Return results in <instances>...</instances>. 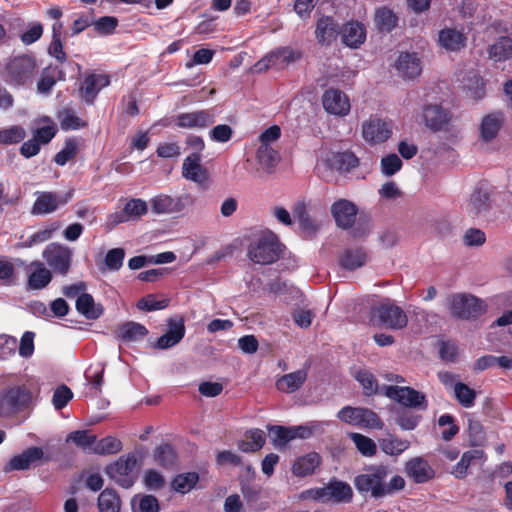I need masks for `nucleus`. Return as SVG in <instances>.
<instances>
[{
	"label": "nucleus",
	"instance_id": "nucleus-1",
	"mask_svg": "<svg viewBox=\"0 0 512 512\" xmlns=\"http://www.w3.org/2000/svg\"><path fill=\"white\" fill-rule=\"evenodd\" d=\"M38 72L39 65L35 56L22 54L8 59L2 77L4 82L13 88H25L33 84Z\"/></svg>",
	"mask_w": 512,
	"mask_h": 512
},
{
	"label": "nucleus",
	"instance_id": "nucleus-2",
	"mask_svg": "<svg viewBox=\"0 0 512 512\" xmlns=\"http://www.w3.org/2000/svg\"><path fill=\"white\" fill-rule=\"evenodd\" d=\"M300 497L323 504H348L352 502L354 492L349 483L333 477L324 487L307 489Z\"/></svg>",
	"mask_w": 512,
	"mask_h": 512
},
{
	"label": "nucleus",
	"instance_id": "nucleus-3",
	"mask_svg": "<svg viewBox=\"0 0 512 512\" xmlns=\"http://www.w3.org/2000/svg\"><path fill=\"white\" fill-rule=\"evenodd\" d=\"M389 469L385 465L370 466L365 473L359 474L354 478V486L361 495H370L374 499H380L387 496L385 480Z\"/></svg>",
	"mask_w": 512,
	"mask_h": 512
},
{
	"label": "nucleus",
	"instance_id": "nucleus-4",
	"mask_svg": "<svg viewBox=\"0 0 512 512\" xmlns=\"http://www.w3.org/2000/svg\"><path fill=\"white\" fill-rule=\"evenodd\" d=\"M447 306L454 318L476 320L487 311L485 302L468 293H453L447 297Z\"/></svg>",
	"mask_w": 512,
	"mask_h": 512
},
{
	"label": "nucleus",
	"instance_id": "nucleus-5",
	"mask_svg": "<svg viewBox=\"0 0 512 512\" xmlns=\"http://www.w3.org/2000/svg\"><path fill=\"white\" fill-rule=\"evenodd\" d=\"M283 244L278 237L272 233L262 234L248 247L249 259L261 265H269L276 262L283 253Z\"/></svg>",
	"mask_w": 512,
	"mask_h": 512
},
{
	"label": "nucleus",
	"instance_id": "nucleus-6",
	"mask_svg": "<svg viewBox=\"0 0 512 512\" xmlns=\"http://www.w3.org/2000/svg\"><path fill=\"white\" fill-rule=\"evenodd\" d=\"M42 257L54 273L65 276L72 265L73 251L66 245L53 242L45 247Z\"/></svg>",
	"mask_w": 512,
	"mask_h": 512
},
{
	"label": "nucleus",
	"instance_id": "nucleus-7",
	"mask_svg": "<svg viewBox=\"0 0 512 512\" xmlns=\"http://www.w3.org/2000/svg\"><path fill=\"white\" fill-rule=\"evenodd\" d=\"M32 395L24 386L9 387L0 395V415L10 416L28 407Z\"/></svg>",
	"mask_w": 512,
	"mask_h": 512
},
{
	"label": "nucleus",
	"instance_id": "nucleus-8",
	"mask_svg": "<svg viewBox=\"0 0 512 512\" xmlns=\"http://www.w3.org/2000/svg\"><path fill=\"white\" fill-rule=\"evenodd\" d=\"M137 465V458L134 453L120 456L115 462L106 466L105 473L123 488H130L135 479L131 475Z\"/></svg>",
	"mask_w": 512,
	"mask_h": 512
},
{
	"label": "nucleus",
	"instance_id": "nucleus-9",
	"mask_svg": "<svg viewBox=\"0 0 512 512\" xmlns=\"http://www.w3.org/2000/svg\"><path fill=\"white\" fill-rule=\"evenodd\" d=\"M301 57L302 53L298 50H294L288 46L280 47L271 51L257 61L254 65V70L257 73H262L267 71L269 68L282 69L299 60Z\"/></svg>",
	"mask_w": 512,
	"mask_h": 512
},
{
	"label": "nucleus",
	"instance_id": "nucleus-10",
	"mask_svg": "<svg viewBox=\"0 0 512 512\" xmlns=\"http://www.w3.org/2000/svg\"><path fill=\"white\" fill-rule=\"evenodd\" d=\"M110 83L111 77L107 73L87 72L79 83V97L86 104L92 105L99 92L108 87Z\"/></svg>",
	"mask_w": 512,
	"mask_h": 512
},
{
	"label": "nucleus",
	"instance_id": "nucleus-11",
	"mask_svg": "<svg viewBox=\"0 0 512 512\" xmlns=\"http://www.w3.org/2000/svg\"><path fill=\"white\" fill-rule=\"evenodd\" d=\"M384 394L399 404L414 409L426 410L428 401L425 394L408 386H385Z\"/></svg>",
	"mask_w": 512,
	"mask_h": 512
},
{
	"label": "nucleus",
	"instance_id": "nucleus-12",
	"mask_svg": "<svg viewBox=\"0 0 512 512\" xmlns=\"http://www.w3.org/2000/svg\"><path fill=\"white\" fill-rule=\"evenodd\" d=\"M492 208V191L479 183L469 196L466 212L471 218L485 217Z\"/></svg>",
	"mask_w": 512,
	"mask_h": 512
},
{
	"label": "nucleus",
	"instance_id": "nucleus-13",
	"mask_svg": "<svg viewBox=\"0 0 512 512\" xmlns=\"http://www.w3.org/2000/svg\"><path fill=\"white\" fill-rule=\"evenodd\" d=\"M148 211L147 203L140 198H132L126 202L124 207L108 215L106 227L111 230L121 223L132 219H139Z\"/></svg>",
	"mask_w": 512,
	"mask_h": 512
},
{
	"label": "nucleus",
	"instance_id": "nucleus-14",
	"mask_svg": "<svg viewBox=\"0 0 512 512\" xmlns=\"http://www.w3.org/2000/svg\"><path fill=\"white\" fill-rule=\"evenodd\" d=\"M73 191H68L61 195L56 192H39L31 208L32 215H47L56 211L60 206H64L72 198Z\"/></svg>",
	"mask_w": 512,
	"mask_h": 512
},
{
	"label": "nucleus",
	"instance_id": "nucleus-15",
	"mask_svg": "<svg viewBox=\"0 0 512 512\" xmlns=\"http://www.w3.org/2000/svg\"><path fill=\"white\" fill-rule=\"evenodd\" d=\"M213 109L179 113L173 119L175 125L184 129H205L215 123Z\"/></svg>",
	"mask_w": 512,
	"mask_h": 512
},
{
	"label": "nucleus",
	"instance_id": "nucleus-16",
	"mask_svg": "<svg viewBox=\"0 0 512 512\" xmlns=\"http://www.w3.org/2000/svg\"><path fill=\"white\" fill-rule=\"evenodd\" d=\"M373 316L379 323L390 329H402L407 323V315L397 305L392 303L380 304L373 309Z\"/></svg>",
	"mask_w": 512,
	"mask_h": 512
},
{
	"label": "nucleus",
	"instance_id": "nucleus-17",
	"mask_svg": "<svg viewBox=\"0 0 512 512\" xmlns=\"http://www.w3.org/2000/svg\"><path fill=\"white\" fill-rule=\"evenodd\" d=\"M392 135V123L378 117L370 118L362 124V137L371 144L386 142Z\"/></svg>",
	"mask_w": 512,
	"mask_h": 512
},
{
	"label": "nucleus",
	"instance_id": "nucleus-18",
	"mask_svg": "<svg viewBox=\"0 0 512 512\" xmlns=\"http://www.w3.org/2000/svg\"><path fill=\"white\" fill-rule=\"evenodd\" d=\"M330 212L336 226L343 230H348L355 225L358 207L354 202L340 198L333 202Z\"/></svg>",
	"mask_w": 512,
	"mask_h": 512
},
{
	"label": "nucleus",
	"instance_id": "nucleus-19",
	"mask_svg": "<svg viewBox=\"0 0 512 512\" xmlns=\"http://www.w3.org/2000/svg\"><path fill=\"white\" fill-rule=\"evenodd\" d=\"M42 460L49 462L51 457L45 456L41 447L32 446L22 453L13 456L5 467V471L27 470L31 466L39 464Z\"/></svg>",
	"mask_w": 512,
	"mask_h": 512
},
{
	"label": "nucleus",
	"instance_id": "nucleus-20",
	"mask_svg": "<svg viewBox=\"0 0 512 512\" xmlns=\"http://www.w3.org/2000/svg\"><path fill=\"white\" fill-rule=\"evenodd\" d=\"M151 210L155 214H173L182 212L189 204V195L172 197L166 194H159L150 200Z\"/></svg>",
	"mask_w": 512,
	"mask_h": 512
},
{
	"label": "nucleus",
	"instance_id": "nucleus-21",
	"mask_svg": "<svg viewBox=\"0 0 512 512\" xmlns=\"http://www.w3.org/2000/svg\"><path fill=\"white\" fill-rule=\"evenodd\" d=\"M322 105L327 113L335 116H346L351 108L348 96L343 91L335 88L324 91Z\"/></svg>",
	"mask_w": 512,
	"mask_h": 512
},
{
	"label": "nucleus",
	"instance_id": "nucleus-22",
	"mask_svg": "<svg viewBox=\"0 0 512 512\" xmlns=\"http://www.w3.org/2000/svg\"><path fill=\"white\" fill-rule=\"evenodd\" d=\"M27 288L29 290L44 289L52 280V272L47 269L43 262L35 260L27 267Z\"/></svg>",
	"mask_w": 512,
	"mask_h": 512
},
{
	"label": "nucleus",
	"instance_id": "nucleus-23",
	"mask_svg": "<svg viewBox=\"0 0 512 512\" xmlns=\"http://www.w3.org/2000/svg\"><path fill=\"white\" fill-rule=\"evenodd\" d=\"M398 74L404 79H414L422 72L421 59L415 52H401L395 63Z\"/></svg>",
	"mask_w": 512,
	"mask_h": 512
},
{
	"label": "nucleus",
	"instance_id": "nucleus-24",
	"mask_svg": "<svg viewBox=\"0 0 512 512\" xmlns=\"http://www.w3.org/2000/svg\"><path fill=\"white\" fill-rule=\"evenodd\" d=\"M405 472L415 483L422 484L435 477L434 469L422 457H414L406 462Z\"/></svg>",
	"mask_w": 512,
	"mask_h": 512
},
{
	"label": "nucleus",
	"instance_id": "nucleus-25",
	"mask_svg": "<svg viewBox=\"0 0 512 512\" xmlns=\"http://www.w3.org/2000/svg\"><path fill=\"white\" fill-rule=\"evenodd\" d=\"M182 176L200 185L208 181V172L201 165L199 153H192L185 158L182 164Z\"/></svg>",
	"mask_w": 512,
	"mask_h": 512
},
{
	"label": "nucleus",
	"instance_id": "nucleus-26",
	"mask_svg": "<svg viewBox=\"0 0 512 512\" xmlns=\"http://www.w3.org/2000/svg\"><path fill=\"white\" fill-rule=\"evenodd\" d=\"M340 33L338 22L332 16H322L316 22L315 37L319 44L331 45Z\"/></svg>",
	"mask_w": 512,
	"mask_h": 512
},
{
	"label": "nucleus",
	"instance_id": "nucleus-27",
	"mask_svg": "<svg viewBox=\"0 0 512 512\" xmlns=\"http://www.w3.org/2000/svg\"><path fill=\"white\" fill-rule=\"evenodd\" d=\"M366 27L359 21L347 22L341 32L342 43L352 49L359 48L366 40Z\"/></svg>",
	"mask_w": 512,
	"mask_h": 512
},
{
	"label": "nucleus",
	"instance_id": "nucleus-28",
	"mask_svg": "<svg viewBox=\"0 0 512 512\" xmlns=\"http://www.w3.org/2000/svg\"><path fill=\"white\" fill-rule=\"evenodd\" d=\"M450 118V113L441 105L429 104L423 108L425 124L433 131L443 130L448 125Z\"/></svg>",
	"mask_w": 512,
	"mask_h": 512
},
{
	"label": "nucleus",
	"instance_id": "nucleus-29",
	"mask_svg": "<svg viewBox=\"0 0 512 512\" xmlns=\"http://www.w3.org/2000/svg\"><path fill=\"white\" fill-rule=\"evenodd\" d=\"M438 43L447 51L458 52L466 47L467 37L455 28H444L438 32Z\"/></svg>",
	"mask_w": 512,
	"mask_h": 512
},
{
	"label": "nucleus",
	"instance_id": "nucleus-30",
	"mask_svg": "<svg viewBox=\"0 0 512 512\" xmlns=\"http://www.w3.org/2000/svg\"><path fill=\"white\" fill-rule=\"evenodd\" d=\"M308 373L306 369L284 374L276 380L275 386L278 391L292 394L299 390L306 382Z\"/></svg>",
	"mask_w": 512,
	"mask_h": 512
},
{
	"label": "nucleus",
	"instance_id": "nucleus-31",
	"mask_svg": "<svg viewBox=\"0 0 512 512\" xmlns=\"http://www.w3.org/2000/svg\"><path fill=\"white\" fill-rule=\"evenodd\" d=\"M373 21L379 33L389 34L398 26L399 17L389 7L381 6L375 9Z\"/></svg>",
	"mask_w": 512,
	"mask_h": 512
},
{
	"label": "nucleus",
	"instance_id": "nucleus-32",
	"mask_svg": "<svg viewBox=\"0 0 512 512\" xmlns=\"http://www.w3.org/2000/svg\"><path fill=\"white\" fill-rule=\"evenodd\" d=\"M504 123L502 112H493L483 117L480 124V136L485 142L496 138Z\"/></svg>",
	"mask_w": 512,
	"mask_h": 512
},
{
	"label": "nucleus",
	"instance_id": "nucleus-33",
	"mask_svg": "<svg viewBox=\"0 0 512 512\" xmlns=\"http://www.w3.org/2000/svg\"><path fill=\"white\" fill-rule=\"evenodd\" d=\"M321 461V456L317 452H310L295 460L292 466V473L297 477L311 475L319 467Z\"/></svg>",
	"mask_w": 512,
	"mask_h": 512
},
{
	"label": "nucleus",
	"instance_id": "nucleus-34",
	"mask_svg": "<svg viewBox=\"0 0 512 512\" xmlns=\"http://www.w3.org/2000/svg\"><path fill=\"white\" fill-rule=\"evenodd\" d=\"M484 458V451L480 449H472L464 452L459 462L453 467L451 474L457 479H464L468 474V469L477 461Z\"/></svg>",
	"mask_w": 512,
	"mask_h": 512
},
{
	"label": "nucleus",
	"instance_id": "nucleus-35",
	"mask_svg": "<svg viewBox=\"0 0 512 512\" xmlns=\"http://www.w3.org/2000/svg\"><path fill=\"white\" fill-rule=\"evenodd\" d=\"M154 461L165 470L175 469L178 462V455L171 444L164 443L154 450Z\"/></svg>",
	"mask_w": 512,
	"mask_h": 512
},
{
	"label": "nucleus",
	"instance_id": "nucleus-36",
	"mask_svg": "<svg viewBox=\"0 0 512 512\" xmlns=\"http://www.w3.org/2000/svg\"><path fill=\"white\" fill-rule=\"evenodd\" d=\"M367 260V254L363 248H349L339 257V266L346 270H356L362 267Z\"/></svg>",
	"mask_w": 512,
	"mask_h": 512
},
{
	"label": "nucleus",
	"instance_id": "nucleus-37",
	"mask_svg": "<svg viewBox=\"0 0 512 512\" xmlns=\"http://www.w3.org/2000/svg\"><path fill=\"white\" fill-rule=\"evenodd\" d=\"M64 79V72L58 66H48L41 72L37 82V91L41 94H48L58 80Z\"/></svg>",
	"mask_w": 512,
	"mask_h": 512
},
{
	"label": "nucleus",
	"instance_id": "nucleus-38",
	"mask_svg": "<svg viewBox=\"0 0 512 512\" xmlns=\"http://www.w3.org/2000/svg\"><path fill=\"white\" fill-rule=\"evenodd\" d=\"M117 338L123 342H133L143 339L148 334V329L137 322L129 321L120 325L116 331Z\"/></svg>",
	"mask_w": 512,
	"mask_h": 512
},
{
	"label": "nucleus",
	"instance_id": "nucleus-39",
	"mask_svg": "<svg viewBox=\"0 0 512 512\" xmlns=\"http://www.w3.org/2000/svg\"><path fill=\"white\" fill-rule=\"evenodd\" d=\"M331 169L338 172H349L359 165V159L350 151L336 152L328 159Z\"/></svg>",
	"mask_w": 512,
	"mask_h": 512
},
{
	"label": "nucleus",
	"instance_id": "nucleus-40",
	"mask_svg": "<svg viewBox=\"0 0 512 512\" xmlns=\"http://www.w3.org/2000/svg\"><path fill=\"white\" fill-rule=\"evenodd\" d=\"M76 309L86 319L96 320L103 314L101 305L96 306L91 294L82 293L76 299Z\"/></svg>",
	"mask_w": 512,
	"mask_h": 512
},
{
	"label": "nucleus",
	"instance_id": "nucleus-41",
	"mask_svg": "<svg viewBox=\"0 0 512 512\" xmlns=\"http://www.w3.org/2000/svg\"><path fill=\"white\" fill-rule=\"evenodd\" d=\"M488 55L496 62L507 61L512 58V38L499 37L495 43L489 46Z\"/></svg>",
	"mask_w": 512,
	"mask_h": 512
},
{
	"label": "nucleus",
	"instance_id": "nucleus-42",
	"mask_svg": "<svg viewBox=\"0 0 512 512\" xmlns=\"http://www.w3.org/2000/svg\"><path fill=\"white\" fill-rule=\"evenodd\" d=\"M99 512H120L121 499L116 490L105 488L101 491L97 499Z\"/></svg>",
	"mask_w": 512,
	"mask_h": 512
},
{
	"label": "nucleus",
	"instance_id": "nucleus-43",
	"mask_svg": "<svg viewBox=\"0 0 512 512\" xmlns=\"http://www.w3.org/2000/svg\"><path fill=\"white\" fill-rule=\"evenodd\" d=\"M60 228V222L53 221L45 226L44 229L39 230L25 239L19 244L22 248H31L35 245L44 243L50 240L54 233Z\"/></svg>",
	"mask_w": 512,
	"mask_h": 512
},
{
	"label": "nucleus",
	"instance_id": "nucleus-44",
	"mask_svg": "<svg viewBox=\"0 0 512 512\" xmlns=\"http://www.w3.org/2000/svg\"><path fill=\"white\" fill-rule=\"evenodd\" d=\"M66 442H73L85 453L93 454L96 444V435L89 434L87 430H76L68 434Z\"/></svg>",
	"mask_w": 512,
	"mask_h": 512
},
{
	"label": "nucleus",
	"instance_id": "nucleus-45",
	"mask_svg": "<svg viewBox=\"0 0 512 512\" xmlns=\"http://www.w3.org/2000/svg\"><path fill=\"white\" fill-rule=\"evenodd\" d=\"M199 475L197 472H186L176 475L171 481V487L174 491L186 494L190 492L198 483Z\"/></svg>",
	"mask_w": 512,
	"mask_h": 512
},
{
	"label": "nucleus",
	"instance_id": "nucleus-46",
	"mask_svg": "<svg viewBox=\"0 0 512 512\" xmlns=\"http://www.w3.org/2000/svg\"><path fill=\"white\" fill-rule=\"evenodd\" d=\"M379 444L381 450L390 456L400 455L410 446V442L408 440H403L393 435H389L388 437L381 439Z\"/></svg>",
	"mask_w": 512,
	"mask_h": 512
},
{
	"label": "nucleus",
	"instance_id": "nucleus-47",
	"mask_svg": "<svg viewBox=\"0 0 512 512\" xmlns=\"http://www.w3.org/2000/svg\"><path fill=\"white\" fill-rule=\"evenodd\" d=\"M355 379L360 383L363 389V394L367 397L376 395L379 390V385L376 377L367 369H361L356 372Z\"/></svg>",
	"mask_w": 512,
	"mask_h": 512
},
{
	"label": "nucleus",
	"instance_id": "nucleus-48",
	"mask_svg": "<svg viewBox=\"0 0 512 512\" xmlns=\"http://www.w3.org/2000/svg\"><path fill=\"white\" fill-rule=\"evenodd\" d=\"M256 156L259 164L268 171L274 169L280 159L278 151L270 145H260Z\"/></svg>",
	"mask_w": 512,
	"mask_h": 512
},
{
	"label": "nucleus",
	"instance_id": "nucleus-49",
	"mask_svg": "<svg viewBox=\"0 0 512 512\" xmlns=\"http://www.w3.org/2000/svg\"><path fill=\"white\" fill-rule=\"evenodd\" d=\"M122 442L113 436H106L100 440L96 438L95 448L93 454L97 455H111L116 454L122 450Z\"/></svg>",
	"mask_w": 512,
	"mask_h": 512
},
{
	"label": "nucleus",
	"instance_id": "nucleus-50",
	"mask_svg": "<svg viewBox=\"0 0 512 512\" xmlns=\"http://www.w3.org/2000/svg\"><path fill=\"white\" fill-rule=\"evenodd\" d=\"M58 119L60 121L61 129L64 131L78 130L87 126V122L76 116L71 109L63 110L59 114Z\"/></svg>",
	"mask_w": 512,
	"mask_h": 512
},
{
	"label": "nucleus",
	"instance_id": "nucleus-51",
	"mask_svg": "<svg viewBox=\"0 0 512 512\" xmlns=\"http://www.w3.org/2000/svg\"><path fill=\"white\" fill-rule=\"evenodd\" d=\"M118 25L119 20L114 16H102L93 20L94 30L100 36H109L114 34Z\"/></svg>",
	"mask_w": 512,
	"mask_h": 512
},
{
	"label": "nucleus",
	"instance_id": "nucleus-52",
	"mask_svg": "<svg viewBox=\"0 0 512 512\" xmlns=\"http://www.w3.org/2000/svg\"><path fill=\"white\" fill-rule=\"evenodd\" d=\"M78 153V143L73 138H67L64 147L54 156V161L59 166H64Z\"/></svg>",
	"mask_w": 512,
	"mask_h": 512
},
{
	"label": "nucleus",
	"instance_id": "nucleus-53",
	"mask_svg": "<svg viewBox=\"0 0 512 512\" xmlns=\"http://www.w3.org/2000/svg\"><path fill=\"white\" fill-rule=\"evenodd\" d=\"M269 436L275 446H285L290 441L294 440L291 427L284 426H269Z\"/></svg>",
	"mask_w": 512,
	"mask_h": 512
},
{
	"label": "nucleus",
	"instance_id": "nucleus-54",
	"mask_svg": "<svg viewBox=\"0 0 512 512\" xmlns=\"http://www.w3.org/2000/svg\"><path fill=\"white\" fill-rule=\"evenodd\" d=\"M351 439L353 440L354 444L356 445V448L358 451L365 457H372L377 452V446L375 442L362 434L359 433H353L351 435Z\"/></svg>",
	"mask_w": 512,
	"mask_h": 512
},
{
	"label": "nucleus",
	"instance_id": "nucleus-55",
	"mask_svg": "<svg viewBox=\"0 0 512 512\" xmlns=\"http://www.w3.org/2000/svg\"><path fill=\"white\" fill-rule=\"evenodd\" d=\"M455 397L458 402L465 408H470L474 405L476 393L468 385L458 382L454 386Z\"/></svg>",
	"mask_w": 512,
	"mask_h": 512
},
{
	"label": "nucleus",
	"instance_id": "nucleus-56",
	"mask_svg": "<svg viewBox=\"0 0 512 512\" xmlns=\"http://www.w3.org/2000/svg\"><path fill=\"white\" fill-rule=\"evenodd\" d=\"M26 136L25 130L21 126H11L0 130V144L11 145L20 143Z\"/></svg>",
	"mask_w": 512,
	"mask_h": 512
},
{
	"label": "nucleus",
	"instance_id": "nucleus-57",
	"mask_svg": "<svg viewBox=\"0 0 512 512\" xmlns=\"http://www.w3.org/2000/svg\"><path fill=\"white\" fill-rule=\"evenodd\" d=\"M357 426L370 429H382L384 423L376 412L362 407Z\"/></svg>",
	"mask_w": 512,
	"mask_h": 512
},
{
	"label": "nucleus",
	"instance_id": "nucleus-58",
	"mask_svg": "<svg viewBox=\"0 0 512 512\" xmlns=\"http://www.w3.org/2000/svg\"><path fill=\"white\" fill-rule=\"evenodd\" d=\"M18 347V341L15 337L0 334V360H9L15 356Z\"/></svg>",
	"mask_w": 512,
	"mask_h": 512
},
{
	"label": "nucleus",
	"instance_id": "nucleus-59",
	"mask_svg": "<svg viewBox=\"0 0 512 512\" xmlns=\"http://www.w3.org/2000/svg\"><path fill=\"white\" fill-rule=\"evenodd\" d=\"M72 398V390L67 385L61 384L55 389L53 393L52 404L56 410H61L67 406Z\"/></svg>",
	"mask_w": 512,
	"mask_h": 512
},
{
	"label": "nucleus",
	"instance_id": "nucleus-60",
	"mask_svg": "<svg viewBox=\"0 0 512 512\" xmlns=\"http://www.w3.org/2000/svg\"><path fill=\"white\" fill-rule=\"evenodd\" d=\"M169 299L158 300L154 294H149L141 298L137 303V308L145 311H155L167 308Z\"/></svg>",
	"mask_w": 512,
	"mask_h": 512
},
{
	"label": "nucleus",
	"instance_id": "nucleus-61",
	"mask_svg": "<svg viewBox=\"0 0 512 512\" xmlns=\"http://www.w3.org/2000/svg\"><path fill=\"white\" fill-rule=\"evenodd\" d=\"M44 121H48L49 124L37 128L33 133V137L37 139L40 144H48L57 133V126L49 117H46Z\"/></svg>",
	"mask_w": 512,
	"mask_h": 512
},
{
	"label": "nucleus",
	"instance_id": "nucleus-62",
	"mask_svg": "<svg viewBox=\"0 0 512 512\" xmlns=\"http://www.w3.org/2000/svg\"><path fill=\"white\" fill-rule=\"evenodd\" d=\"M402 160L395 153H391L381 159V171L386 176L396 174L402 168Z\"/></svg>",
	"mask_w": 512,
	"mask_h": 512
},
{
	"label": "nucleus",
	"instance_id": "nucleus-63",
	"mask_svg": "<svg viewBox=\"0 0 512 512\" xmlns=\"http://www.w3.org/2000/svg\"><path fill=\"white\" fill-rule=\"evenodd\" d=\"M144 485L149 490H160L165 486L164 477L155 469H147L143 476Z\"/></svg>",
	"mask_w": 512,
	"mask_h": 512
},
{
	"label": "nucleus",
	"instance_id": "nucleus-64",
	"mask_svg": "<svg viewBox=\"0 0 512 512\" xmlns=\"http://www.w3.org/2000/svg\"><path fill=\"white\" fill-rule=\"evenodd\" d=\"M233 134L234 131L229 125L219 124L210 130L209 137L214 142L226 143L231 140Z\"/></svg>",
	"mask_w": 512,
	"mask_h": 512
}]
</instances>
